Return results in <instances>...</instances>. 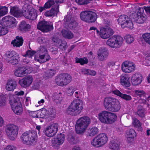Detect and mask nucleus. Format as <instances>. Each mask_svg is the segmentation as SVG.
Returning a JSON list of instances; mask_svg holds the SVG:
<instances>
[{
    "label": "nucleus",
    "instance_id": "1",
    "mask_svg": "<svg viewBox=\"0 0 150 150\" xmlns=\"http://www.w3.org/2000/svg\"><path fill=\"white\" fill-rule=\"evenodd\" d=\"M103 106L106 110L113 112L119 111L121 108L119 101L110 96L106 97L104 99Z\"/></svg>",
    "mask_w": 150,
    "mask_h": 150
},
{
    "label": "nucleus",
    "instance_id": "2",
    "mask_svg": "<svg viewBox=\"0 0 150 150\" xmlns=\"http://www.w3.org/2000/svg\"><path fill=\"white\" fill-rule=\"evenodd\" d=\"M91 123V120L87 116L80 117L77 121L75 125V131L76 133L82 135Z\"/></svg>",
    "mask_w": 150,
    "mask_h": 150
},
{
    "label": "nucleus",
    "instance_id": "3",
    "mask_svg": "<svg viewBox=\"0 0 150 150\" xmlns=\"http://www.w3.org/2000/svg\"><path fill=\"white\" fill-rule=\"evenodd\" d=\"M83 102L79 99L74 100L67 109V112L69 115H76L79 114L83 109Z\"/></svg>",
    "mask_w": 150,
    "mask_h": 150
},
{
    "label": "nucleus",
    "instance_id": "4",
    "mask_svg": "<svg viewBox=\"0 0 150 150\" xmlns=\"http://www.w3.org/2000/svg\"><path fill=\"white\" fill-rule=\"evenodd\" d=\"M98 116L100 121L106 124L114 122L117 118V116L115 114L105 110L99 113Z\"/></svg>",
    "mask_w": 150,
    "mask_h": 150
},
{
    "label": "nucleus",
    "instance_id": "5",
    "mask_svg": "<svg viewBox=\"0 0 150 150\" xmlns=\"http://www.w3.org/2000/svg\"><path fill=\"white\" fill-rule=\"evenodd\" d=\"M38 56L35 55L34 57L35 61L40 63H43L49 61L50 57L47 53V50L45 47L40 46L37 51Z\"/></svg>",
    "mask_w": 150,
    "mask_h": 150
},
{
    "label": "nucleus",
    "instance_id": "6",
    "mask_svg": "<svg viewBox=\"0 0 150 150\" xmlns=\"http://www.w3.org/2000/svg\"><path fill=\"white\" fill-rule=\"evenodd\" d=\"M108 140V137L106 134L102 133L94 137L92 140L91 144L94 147H100L106 144Z\"/></svg>",
    "mask_w": 150,
    "mask_h": 150
},
{
    "label": "nucleus",
    "instance_id": "7",
    "mask_svg": "<svg viewBox=\"0 0 150 150\" xmlns=\"http://www.w3.org/2000/svg\"><path fill=\"white\" fill-rule=\"evenodd\" d=\"M37 133L34 131H29L24 132L21 138L24 144H29L35 141Z\"/></svg>",
    "mask_w": 150,
    "mask_h": 150
},
{
    "label": "nucleus",
    "instance_id": "8",
    "mask_svg": "<svg viewBox=\"0 0 150 150\" xmlns=\"http://www.w3.org/2000/svg\"><path fill=\"white\" fill-rule=\"evenodd\" d=\"M22 13L26 18L31 20H34L37 18L36 10L29 5H27L23 9Z\"/></svg>",
    "mask_w": 150,
    "mask_h": 150
},
{
    "label": "nucleus",
    "instance_id": "9",
    "mask_svg": "<svg viewBox=\"0 0 150 150\" xmlns=\"http://www.w3.org/2000/svg\"><path fill=\"white\" fill-rule=\"evenodd\" d=\"M18 127L14 125H8L6 126L5 132L9 138L14 140L16 138L18 133Z\"/></svg>",
    "mask_w": 150,
    "mask_h": 150
},
{
    "label": "nucleus",
    "instance_id": "10",
    "mask_svg": "<svg viewBox=\"0 0 150 150\" xmlns=\"http://www.w3.org/2000/svg\"><path fill=\"white\" fill-rule=\"evenodd\" d=\"M72 77L67 73H62L59 75L55 79L56 83L58 85L64 86L67 85L71 81Z\"/></svg>",
    "mask_w": 150,
    "mask_h": 150
},
{
    "label": "nucleus",
    "instance_id": "11",
    "mask_svg": "<svg viewBox=\"0 0 150 150\" xmlns=\"http://www.w3.org/2000/svg\"><path fill=\"white\" fill-rule=\"evenodd\" d=\"M123 39L119 36H114L109 38L107 41V44L110 47L115 48H119L122 45Z\"/></svg>",
    "mask_w": 150,
    "mask_h": 150
},
{
    "label": "nucleus",
    "instance_id": "12",
    "mask_svg": "<svg viewBox=\"0 0 150 150\" xmlns=\"http://www.w3.org/2000/svg\"><path fill=\"white\" fill-rule=\"evenodd\" d=\"M131 21L127 16L125 15L120 16L117 19L118 23L122 28L127 27L130 29H132L133 28V23Z\"/></svg>",
    "mask_w": 150,
    "mask_h": 150
},
{
    "label": "nucleus",
    "instance_id": "13",
    "mask_svg": "<svg viewBox=\"0 0 150 150\" xmlns=\"http://www.w3.org/2000/svg\"><path fill=\"white\" fill-rule=\"evenodd\" d=\"M9 103L12 110L15 114L18 115L21 114L23 111V108L21 103L18 98H14L13 102L10 101Z\"/></svg>",
    "mask_w": 150,
    "mask_h": 150
},
{
    "label": "nucleus",
    "instance_id": "14",
    "mask_svg": "<svg viewBox=\"0 0 150 150\" xmlns=\"http://www.w3.org/2000/svg\"><path fill=\"white\" fill-rule=\"evenodd\" d=\"M130 18L132 21L139 24L143 23L146 19L145 15L139 12L131 14Z\"/></svg>",
    "mask_w": 150,
    "mask_h": 150
},
{
    "label": "nucleus",
    "instance_id": "15",
    "mask_svg": "<svg viewBox=\"0 0 150 150\" xmlns=\"http://www.w3.org/2000/svg\"><path fill=\"white\" fill-rule=\"evenodd\" d=\"M38 28L44 32H48L53 28V24L51 23L45 21L39 22L37 25Z\"/></svg>",
    "mask_w": 150,
    "mask_h": 150
},
{
    "label": "nucleus",
    "instance_id": "16",
    "mask_svg": "<svg viewBox=\"0 0 150 150\" xmlns=\"http://www.w3.org/2000/svg\"><path fill=\"white\" fill-rule=\"evenodd\" d=\"M16 21L15 18L12 16H8L3 17L0 21L2 26L6 27H11L12 25H14Z\"/></svg>",
    "mask_w": 150,
    "mask_h": 150
},
{
    "label": "nucleus",
    "instance_id": "17",
    "mask_svg": "<svg viewBox=\"0 0 150 150\" xmlns=\"http://www.w3.org/2000/svg\"><path fill=\"white\" fill-rule=\"evenodd\" d=\"M135 69L134 64L132 62L129 61L124 62L121 66V69L123 72L130 73L134 71Z\"/></svg>",
    "mask_w": 150,
    "mask_h": 150
},
{
    "label": "nucleus",
    "instance_id": "18",
    "mask_svg": "<svg viewBox=\"0 0 150 150\" xmlns=\"http://www.w3.org/2000/svg\"><path fill=\"white\" fill-rule=\"evenodd\" d=\"M15 52L14 51H8L5 54L6 61L13 65L17 64L18 62V60L15 56Z\"/></svg>",
    "mask_w": 150,
    "mask_h": 150
},
{
    "label": "nucleus",
    "instance_id": "19",
    "mask_svg": "<svg viewBox=\"0 0 150 150\" xmlns=\"http://www.w3.org/2000/svg\"><path fill=\"white\" fill-rule=\"evenodd\" d=\"M64 24L67 25L71 29L75 28L77 25V23L74 18L70 15H67L64 18Z\"/></svg>",
    "mask_w": 150,
    "mask_h": 150
},
{
    "label": "nucleus",
    "instance_id": "20",
    "mask_svg": "<svg viewBox=\"0 0 150 150\" xmlns=\"http://www.w3.org/2000/svg\"><path fill=\"white\" fill-rule=\"evenodd\" d=\"M58 130L57 124H53L47 127L45 131L46 135L49 137H52L56 134Z\"/></svg>",
    "mask_w": 150,
    "mask_h": 150
},
{
    "label": "nucleus",
    "instance_id": "21",
    "mask_svg": "<svg viewBox=\"0 0 150 150\" xmlns=\"http://www.w3.org/2000/svg\"><path fill=\"white\" fill-rule=\"evenodd\" d=\"M33 80L32 77L31 76L28 75L20 79L18 81V83L22 87L27 88L31 84Z\"/></svg>",
    "mask_w": 150,
    "mask_h": 150
},
{
    "label": "nucleus",
    "instance_id": "22",
    "mask_svg": "<svg viewBox=\"0 0 150 150\" xmlns=\"http://www.w3.org/2000/svg\"><path fill=\"white\" fill-rule=\"evenodd\" d=\"M97 58L100 61L105 60L108 55V52L107 49L104 47L100 48L97 52Z\"/></svg>",
    "mask_w": 150,
    "mask_h": 150
},
{
    "label": "nucleus",
    "instance_id": "23",
    "mask_svg": "<svg viewBox=\"0 0 150 150\" xmlns=\"http://www.w3.org/2000/svg\"><path fill=\"white\" fill-rule=\"evenodd\" d=\"M113 33V30L110 28H102L100 30V35L101 38L106 39L110 37Z\"/></svg>",
    "mask_w": 150,
    "mask_h": 150
},
{
    "label": "nucleus",
    "instance_id": "24",
    "mask_svg": "<svg viewBox=\"0 0 150 150\" xmlns=\"http://www.w3.org/2000/svg\"><path fill=\"white\" fill-rule=\"evenodd\" d=\"M142 81V76L139 73H136L133 74L131 79L132 85L136 86L140 84Z\"/></svg>",
    "mask_w": 150,
    "mask_h": 150
},
{
    "label": "nucleus",
    "instance_id": "25",
    "mask_svg": "<svg viewBox=\"0 0 150 150\" xmlns=\"http://www.w3.org/2000/svg\"><path fill=\"white\" fill-rule=\"evenodd\" d=\"M52 41L56 43V45L62 51H64L67 48V43L65 41L55 39L54 38H52Z\"/></svg>",
    "mask_w": 150,
    "mask_h": 150
},
{
    "label": "nucleus",
    "instance_id": "26",
    "mask_svg": "<svg viewBox=\"0 0 150 150\" xmlns=\"http://www.w3.org/2000/svg\"><path fill=\"white\" fill-rule=\"evenodd\" d=\"M64 2V0H55L54 1L52 0H49L44 4L45 7L47 9L50 8L54 5L53 7H57V5H59V4L62 3Z\"/></svg>",
    "mask_w": 150,
    "mask_h": 150
},
{
    "label": "nucleus",
    "instance_id": "27",
    "mask_svg": "<svg viewBox=\"0 0 150 150\" xmlns=\"http://www.w3.org/2000/svg\"><path fill=\"white\" fill-rule=\"evenodd\" d=\"M27 69V68L25 67H20L15 70L14 74L17 77H23L28 73Z\"/></svg>",
    "mask_w": 150,
    "mask_h": 150
},
{
    "label": "nucleus",
    "instance_id": "28",
    "mask_svg": "<svg viewBox=\"0 0 150 150\" xmlns=\"http://www.w3.org/2000/svg\"><path fill=\"white\" fill-rule=\"evenodd\" d=\"M120 82L123 86L128 87L130 86L129 77L127 75H122L120 76Z\"/></svg>",
    "mask_w": 150,
    "mask_h": 150
},
{
    "label": "nucleus",
    "instance_id": "29",
    "mask_svg": "<svg viewBox=\"0 0 150 150\" xmlns=\"http://www.w3.org/2000/svg\"><path fill=\"white\" fill-rule=\"evenodd\" d=\"M59 5H57L56 8L52 7L50 10L46 11L45 13V16L47 17H52L57 15L59 11Z\"/></svg>",
    "mask_w": 150,
    "mask_h": 150
},
{
    "label": "nucleus",
    "instance_id": "30",
    "mask_svg": "<svg viewBox=\"0 0 150 150\" xmlns=\"http://www.w3.org/2000/svg\"><path fill=\"white\" fill-rule=\"evenodd\" d=\"M112 92L114 94L118 96L122 99L125 100L130 101L132 99V98L130 96L122 93L117 90L112 91Z\"/></svg>",
    "mask_w": 150,
    "mask_h": 150
},
{
    "label": "nucleus",
    "instance_id": "31",
    "mask_svg": "<svg viewBox=\"0 0 150 150\" xmlns=\"http://www.w3.org/2000/svg\"><path fill=\"white\" fill-rule=\"evenodd\" d=\"M65 137L64 134L60 133L57 134V138L52 141V143L54 142L56 144L61 145L62 144L65 140Z\"/></svg>",
    "mask_w": 150,
    "mask_h": 150
},
{
    "label": "nucleus",
    "instance_id": "32",
    "mask_svg": "<svg viewBox=\"0 0 150 150\" xmlns=\"http://www.w3.org/2000/svg\"><path fill=\"white\" fill-rule=\"evenodd\" d=\"M23 40L21 37L18 36L16 37V39L12 41L11 44L13 46L19 47L22 45L23 42Z\"/></svg>",
    "mask_w": 150,
    "mask_h": 150
},
{
    "label": "nucleus",
    "instance_id": "33",
    "mask_svg": "<svg viewBox=\"0 0 150 150\" xmlns=\"http://www.w3.org/2000/svg\"><path fill=\"white\" fill-rule=\"evenodd\" d=\"M132 124L136 128L137 130L139 132H142L143 130L141 127L142 123L137 118H134L132 119Z\"/></svg>",
    "mask_w": 150,
    "mask_h": 150
},
{
    "label": "nucleus",
    "instance_id": "34",
    "mask_svg": "<svg viewBox=\"0 0 150 150\" xmlns=\"http://www.w3.org/2000/svg\"><path fill=\"white\" fill-rule=\"evenodd\" d=\"M16 86V82L12 80H8L6 84V88L8 91H11L15 89Z\"/></svg>",
    "mask_w": 150,
    "mask_h": 150
},
{
    "label": "nucleus",
    "instance_id": "35",
    "mask_svg": "<svg viewBox=\"0 0 150 150\" xmlns=\"http://www.w3.org/2000/svg\"><path fill=\"white\" fill-rule=\"evenodd\" d=\"M87 22L93 23L95 22L97 18V16L96 13L91 11H89Z\"/></svg>",
    "mask_w": 150,
    "mask_h": 150
},
{
    "label": "nucleus",
    "instance_id": "36",
    "mask_svg": "<svg viewBox=\"0 0 150 150\" xmlns=\"http://www.w3.org/2000/svg\"><path fill=\"white\" fill-rule=\"evenodd\" d=\"M62 36L66 39H70L74 37L73 33L70 31L68 30H62L61 31Z\"/></svg>",
    "mask_w": 150,
    "mask_h": 150
},
{
    "label": "nucleus",
    "instance_id": "37",
    "mask_svg": "<svg viewBox=\"0 0 150 150\" xmlns=\"http://www.w3.org/2000/svg\"><path fill=\"white\" fill-rule=\"evenodd\" d=\"M137 115L141 118H143L145 117L146 114L145 110L143 107L139 105L137 108Z\"/></svg>",
    "mask_w": 150,
    "mask_h": 150
},
{
    "label": "nucleus",
    "instance_id": "38",
    "mask_svg": "<svg viewBox=\"0 0 150 150\" xmlns=\"http://www.w3.org/2000/svg\"><path fill=\"white\" fill-rule=\"evenodd\" d=\"M10 13L14 16L17 17L20 16L21 11L18 7L14 6L11 7Z\"/></svg>",
    "mask_w": 150,
    "mask_h": 150
},
{
    "label": "nucleus",
    "instance_id": "39",
    "mask_svg": "<svg viewBox=\"0 0 150 150\" xmlns=\"http://www.w3.org/2000/svg\"><path fill=\"white\" fill-rule=\"evenodd\" d=\"M52 99L53 101L56 103H60L62 100L61 93H54L52 96Z\"/></svg>",
    "mask_w": 150,
    "mask_h": 150
},
{
    "label": "nucleus",
    "instance_id": "40",
    "mask_svg": "<svg viewBox=\"0 0 150 150\" xmlns=\"http://www.w3.org/2000/svg\"><path fill=\"white\" fill-rule=\"evenodd\" d=\"M110 147L112 150H120V144L117 140L111 141Z\"/></svg>",
    "mask_w": 150,
    "mask_h": 150
},
{
    "label": "nucleus",
    "instance_id": "41",
    "mask_svg": "<svg viewBox=\"0 0 150 150\" xmlns=\"http://www.w3.org/2000/svg\"><path fill=\"white\" fill-rule=\"evenodd\" d=\"M20 30L22 31H26L29 30L30 28V25L27 24L25 21H23L21 22L19 25Z\"/></svg>",
    "mask_w": 150,
    "mask_h": 150
},
{
    "label": "nucleus",
    "instance_id": "42",
    "mask_svg": "<svg viewBox=\"0 0 150 150\" xmlns=\"http://www.w3.org/2000/svg\"><path fill=\"white\" fill-rule=\"evenodd\" d=\"M98 133V130L96 127L90 128L88 130V136L93 137Z\"/></svg>",
    "mask_w": 150,
    "mask_h": 150
},
{
    "label": "nucleus",
    "instance_id": "43",
    "mask_svg": "<svg viewBox=\"0 0 150 150\" xmlns=\"http://www.w3.org/2000/svg\"><path fill=\"white\" fill-rule=\"evenodd\" d=\"M133 93L134 96L138 97H144L146 96V92L143 90H135Z\"/></svg>",
    "mask_w": 150,
    "mask_h": 150
},
{
    "label": "nucleus",
    "instance_id": "44",
    "mask_svg": "<svg viewBox=\"0 0 150 150\" xmlns=\"http://www.w3.org/2000/svg\"><path fill=\"white\" fill-rule=\"evenodd\" d=\"M88 13L89 11H84L81 12L80 14L81 19L83 21L87 22Z\"/></svg>",
    "mask_w": 150,
    "mask_h": 150
},
{
    "label": "nucleus",
    "instance_id": "45",
    "mask_svg": "<svg viewBox=\"0 0 150 150\" xmlns=\"http://www.w3.org/2000/svg\"><path fill=\"white\" fill-rule=\"evenodd\" d=\"M127 139L128 140L129 139H133L134 137L136 136V134L135 131L133 129H130L128 132Z\"/></svg>",
    "mask_w": 150,
    "mask_h": 150
},
{
    "label": "nucleus",
    "instance_id": "46",
    "mask_svg": "<svg viewBox=\"0 0 150 150\" xmlns=\"http://www.w3.org/2000/svg\"><path fill=\"white\" fill-rule=\"evenodd\" d=\"M30 50H28L26 53V54L23 55L25 57H28L32 58L33 56L36 53L35 51L33 50L30 47Z\"/></svg>",
    "mask_w": 150,
    "mask_h": 150
},
{
    "label": "nucleus",
    "instance_id": "47",
    "mask_svg": "<svg viewBox=\"0 0 150 150\" xmlns=\"http://www.w3.org/2000/svg\"><path fill=\"white\" fill-rule=\"evenodd\" d=\"M56 74V71L53 69H51L47 70L45 73V76L48 78H50Z\"/></svg>",
    "mask_w": 150,
    "mask_h": 150
},
{
    "label": "nucleus",
    "instance_id": "48",
    "mask_svg": "<svg viewBox=\"0 0 150 150\" xmlns=\"http://www.w3.org/2000/svg\"><path fill=\"white\" fill-rule=\"evenodd\" d=\"M76 62L79 63L81 65L86 64L88 62V60L86 58H79L77 57L76 58Z\"/></svg>",
    "mask_w": 150,
    "mask_h": 150
},
{
    "label": "nucleus",
    "instance_id": "49",
    "mask_svg": "<svg viewBox=\"0 0 150 150\" xmlns=\"http://www.w3.org/2000/svg\"><path fill=\"white\" fill-rule=\"evenodd\" d=\"M142 37L144 41L150 45V33H146L142 35Z\"/></svg>",
    "mask_w": 150,
    "mask_h": 150
},
{
    "label": "nucleus",
    "instance_id": "50",
    "mask_svg": "<svg viewBox=\"0 0 150 150\" xmlns=\"http://www.w3.org/2000/svg\"><path fill=\"white\" fill-rule=\"evenodd\" d=\"M8 8L6 6H0V16L1 17L6 14L8 12Z\"/></svg>",
    "mask_w": 150,
    "mask_h": 150
},
{
    "label": "nucleus",
    "instance_id": "51",
    "mask_svg": "<svg viewBox=\"0 0 150 150\" xmlns=\"http://www.w3.org/2000/svg\"><path fill=\"white\" fill-rule=\"evenodd\" d=\"M124 39L126 40V42L128 44H130L134 40L133 37L130 35H126L124 37Z\"/></svg>",
    "mask_w": 150,
    "mask_h": 150
},
{
    "label": "nucleus",
    "instance_id": "52",
    "mask_svg": "<svg viewBox=\"0 0 150 150\" xmlns=\"http://www.w3.org/2000/svg\"><path fill=\"white\" fill-rule=\"evenodd\" d=\"M6 97L2 95H0V106H3L6 105Z\"/></svg>",
    "mask_w": 150,
    "mask_h": 150
},
{
    "label": "nucleus",
    "instance_id": "53",
    "mask_svg": "<svg viewBox=\"0 0 150 150\" xmlns=\"http://www.w3.org/2000/svg\"><path fill=\"white\" fill-rule=\"evenodd\" d=\"M56 114V110L53 108H50L49 110V116L52 118H54Z\"/></svg>",
    "mask_w": 150,
    "mask_h": 150
},
{
    "label": "nucleus",
    "instance_id": "54",
    "mask_svg": "<svg viewBox=\"0 0 150 150\" xmlns=\"http://www.w3.org/2000/svg\"><path fill=\"white\" fill-rule=\"evenodd\" d=\"M74 91L73 87H69L66 88V92L68 96H71L73 95Z\"/></svg>",
    "mask_w": 150,
    "mask_h": 150
},
{
    "label": "nucleus",
    "instance_id": "55",
    "mask_svg": "<svg viewBox=\"0 0 150 150\" xmlns=\"http://www.w3.org/2000/svg\"><path fill=\"white\" fill-rule=\"evenodd\" d=\"M90 1L91 0H75V2L80 5L87 4L90 2Z\"/></svg>",
    "mask_w": 150,
    "mask_h": 150
},
{
    "label": "nucleus",
    "instance_id": "56",
    "mask_svg": "<svg viewBox=\"0 0 150 150\" xmlns=\"http://www.w3.org/2000/svg\"><path fill=\"white\" fill-rule=\"evenodd\" d=\"M8 30L4 27L0 26V36L4 35L8 32Z\"/></svg>",
    "mask_w": 150,
    "mask_h": 150
},
{
    "label": "nucleus",
    "instance_id": "57",
    "mask_svg": "<svg viewBox=\"0 0 150 150\" xmlns=\"http://www.w3.org/2000/svg\"><path fill=\"white\" fill-rule=\"evenodd\" d=\"M28 112L29 114V115L32 117H38V115H37V111H31L28 110Z\"/></svg>",
    "mask_w": 150,
    "mask_h": 150
},
{
    "label": "nucleus",
    "instance_id": "58",
    "mask_svg": "<svg viewBox=\"0 0 150 150\" xmlns=\"http://www.w3.org/2000/svg\"><path fill=\"white\" fill-rule=\"evenodd\" d=\"M38 41L40 44H43L47 42L48 41V40L45 37H40L38 38Z\"/></svg>",
    "mask_w": 150,
    "mask_h": 150
},
{
    "label": "nucleus",
    "instance_id": "59",
    "mask_svg": "<svg viewBox=\"0 0 150 150\" xmlns=\"http://www.w3.org/2000/svg\"><path fill=\"white\" fill-rule=\"evenodd\" d=\"M46 110L45 109L41 110L40 115H38V118H45L46 115Z\"/></svg>",
    "mask_w": 150,
    "mask_h": 150
},
{
    "label": "nucleus",
    "instance_id": "60",
    "mask_svg": "<svg viewBox=\"0 0 150 150\" xmlns=\"http://www.w3.org/2000/svg\"><path fill=\"white\" fill-rule=\"evenodd\" d=\"M16 148L12 145H8L5 148L4 150H16Z\"/></svg>",
    "mask_w": 150,
    "mask_h": 150
},
{
    "label": "nucleus",
    "instance_id": "61",
    "mask_svg": "<svg viewBox=\"0 0 150 150\" xmlns=\"http://www.w3.org/2000/svg\"><path fill=\"white\" fill-rule=\"evenodd\" d=\"M69 140L73 143H76L77 142V141L75 140V137L74 136H70L69 137Z\"/></svg>",
    "mask_w": 150,
    "mask_h": 150
},
{
    "label": "nucleus",
    "instance_id": "62",
    "mask_svg": "<svg viewBox=\"0 0 150 150\" xmlns=\"http://www.w3.org/2000/svg\"><path fill=\"white\" fill-rule=\"evenodd\" d=\"M111 22L108 20L106 19H104L103 23L105 24V26L108 27L111 24Z\"/></svg>",
    "mask_w": 150,
    "mask_h": 150
},
{
    "label": "nucleus",
    "instance_id": "63",
    "mask_svg": "<svg viewBox=\"0 0 150 150\" xmlns=\"http://www.w3.org/2000/svg\"><path fill=\"white\" fill-rule=\"evenodd\" d=\"M51 52L53 54H56L58 52V49L57 48H52L50 49Z\"/></svg>",
    "mask_w": 150,
    "mask_h": 150
},
{
    "label": "nucleus",
    "instance_id": "64",
    "mask_svg": "<svg viewBox=\"0 0 150 150\" xmlns=\"http://www.w3.org/2000/svg\"><path fill=\"white\" fill-rule=\"evenodd\" d=\"M96 72L95 71L93 70L88 69V75L92 76H95L96 75Z\"/></svg>",
    "mask_w": 150,
    "mask_h": 150
}]
</instances>
